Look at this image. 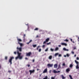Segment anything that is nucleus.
<instances>
[{
  "mask_svg": "<svg viewBox=\"0 0 79 79\" xmlns=\"http://www.w3.org/2000/svg\"><path fill=\"white\" fill-rule=\"evenodd\" d=\"M72 54H74V52L73 51L72 52Z\"/></svg>",
  "mask_w": 79,
  "mask_h": 79,
  "instance_id": "41",
  "label": "nucleus"
},
{
  "mask_svg": "<svg viewBox=\"0 0 79 79\" xmlns=\"http://www.w3.org/2000/svg\"><path fill=\"white\" fill-rule=\"evenodd\" d=\"M14 58H15L13 56L10 57V59L9 60V63H10V65L12 64V60Z\"/></svg>",
  "mask_w": 79,
  "mask_h": 79,
  "instance_id": "2",
  "label": "nucleus"
},
{
  "mask_svg": "<svg viewBox=\"0 0 79 79\" xmlns=\"http://www.w3.org/2000/svg\"><path fill=\"white\" fill-rule=\"evenodd\" d=\"M64 57H66V55H64Z\"/></svg>",
  "mask_w": 79,
  "mask_h": 79,
  "instance_id": "54",
  "label": "nucleus"
},
{
  "mask_svg": "<svg viewBox=\"0 0 79 79\" xmlns=\"http://www.w3.org/2000/svg\"><path fill=\"white\" fill-rule=\"evenodd\" d=\"M63 50H64V51H69V49H66L65 48H63Z\"/></svg>",
  "mask_w": 79,
  "mask_h": 79,
  "instance_id": "15",
  "label": "nucleus"
},
{
  "mask_svg": "<svg viewBox=\"0 0 79 79\" xmlns=\"http://www.w3.org/2000/svg\"><path fill=\"white\" fill-rule=\"evenodd\" d=\"M62 55H61V54H59V57H60V56H61Z\"/></svg>",
  "mask_w": 79,
  "mask_h": 79,
  "instance_id": "38",
  "label": "nucleus"
},
{
  "mask_svg": "<svg viewBox=\"0 0 79 79\" xmlns=\"http://www.w3.org/2000/svg\"><path fill=\"white\" fill-rule=\"evenodd\" d=\"M27 66H28V67H30V64H28V65Z\"/></svg>",
  "mask_w": 79,
  "mask_h": 79,
  "instance_id": "49",
  "label": "nucleus"
},
{
  "mask_svg": "<svg viewBox=\"0 0 79 79\" xmlns=\"http://www.w3.org/2000/svg\"><path fill=\"white\" fill-rule=\"evenodd\" d=\"M34 61H35V60L34 59H33L32 60V62H33V63H34Z\"/></svg>",
  "mask_w": 79,
  "mask_h": 79,
  "instance_id": "42",
  "label": "nucleus"
},
{
  "mask_svg": "<svg viewBox=\"0 0 79 79\" xmlns=\"http://www.w3.org/2000/svg\"><path fill=\"white\" fill-rule=\"evenodd\" d=\"M50 44H51V42H49V43H47V45H50Z\"/></svg>",
  "mask_w": 79,
  "mask_h": 79,
  "instance_id": "35",
  "label": "nucleus"
},
{
  "mask_svg": "<svg viewBox=\"0 0 79 79\" xmlns=\"http://www.w3.org/2000/svg\"><path fill=\"white\" fill-rule=\"evenodd\" d=\"M36 38H37V37H39V36L38 35H37L36 36Z\"/></svg>",
  "mask_w": 79,
  "mask_h": 79,
  "instance_id": "50",
  "label": "nucleus"
},
{
  "mask_svg": "<svg viewBox=\"0 0 79 79\" xmlns=\"http://www.w3.org/2000/svg\"><path fill=\"white\" fill-rule=\"evenodd\" d=\"M26 60H28V58H27V57L25 58Z\"/></svg>",
  "mask_w": 79,
  "mask_h": 79,
  "instance_id": "52",
  "label": "nucleus"
},
{
  "mask_svg": "<svg viewBox=\"0 0 79 79\" xmlns=\"http://www.w3.org/2000/svg\"><path fill=\"white\" fill-rule=\"evenodd\" d=\"M49 58L50 59V60H52V56H50L49 57Z\"/></svg>",
  "mask_w": 79,
  "mask_h": 79,
  "instance_id": "19",
  "label": "nucleus"
},
{
  "mask_svg": "<svg viewBox=\"0 0 79 79\" xmlns=\"http://www.w3.org/2000/svg\"><path fill=\"white\" fill-rule=\"evenodd\" d=\"M69 71H70V69L69 68L66 69V72L67 73H69Z\"/></svg>",
  "mask_w": 79,
  "mask_h": 79,
  "instance_id": "12",
  "label": "nucleus"
},
{
  "mask_svg": "<svg viewBox=\"0 0 79 79\" xmlns=\"http://www.w3.org/2000/svg\"><path fill=\"white\" fill-rule=\"evenodd\" d=\"M25 37H26V35L24 34V35H23V40H25Z\"/></svg>",
  "mask_w": 79,
  "mask_h": 79,
  "instance_id": "23",
  "label": "nucleus"
},
{
  "mask_svg": "<svg viewBox=\"0 0 79 79\" xmlns=\"http://www.w3.org/2000/svg\"><path fill=\"white\" fill-rule=\"evenodd\" d=\"M70 40H71V42H73V39H70Z\"/></svg>",
  "mask_w": 79,
  "mask_h": 79,
  "instance_id": "47",
  "label": "nucleus"
},
{
  "mask_svg": "<svg viewBox=\"0 0 79 79\" xmlns=\"http://www.w3.org/2000/svg\"><path fill=\"white\" fill-rule=\"evenodd\" d=\"M41 50H42V49H41V48L39 49V52H41Z\"/></svg>",
  "mask_w": 79,
  "mask_h": 79,
  "instance_id": "34",
  "label": "nucleus"
},
{
  "mask_svg": "<svg viewBox=\"0 0 79 79\" xmlns=\"http://www.w3.org/2000/svg\"><path fill=\"white\" fill-rule=\"evenodd\" d=\"M8 73H11V71H10V70H9L8 71Z\"/></svg>",
  "mask_w": 79,
  "mask_h": 79,
  "instance_id": "45",
  "label": "nucleus"
},
{
  "mask_svg": "<svg viewBox=\"0 0 79 79\" xmlns=\"http://www.w3.org/2000/svg\"><path fill=\"white\" fill-rule=\"evenodd\" d=\"M59 50V48L58 47H56L55 48L54 51H58Z\"/></svg>",
  "mask_w": 79,
  "mask_h": 79,
  "instance_id": "10",
  "label": "nucleus"
},
{
  "mask_svg": "<svg viewBox=\"0 0 79 79\" xmlns=\"http://www.w3.org/2000/svg\"><path fill=\"white\" fill-rule=\"evenodd\" d=\"M52 73V70H51L49 71V73Z\"/></svg>",
  "mask_w": 79,
  "mask_h": 79,
  "instance_id": "46",
  "label": "nucleus"
},
{
  "mask_svg": "<svg viewBox=\"0 0 79 79\" xmlns=\"http://www.w3.org/2000/svg\"><path fill=\"white\" fill-rule=\"evenodd\" d=\"M58 55H59V53H56L55 55V56H58Z\"/></svg>",
  "mask_w": 79,
  "mask_h": 79,
  "instance_id": "20",
  "label": "nucleus"
},
{
  "mask_svg": "<svg viewBox=\"0 0 79 79\" xmlns=\"http://www.w3.org/2000/svg\"><path fill=\"white\" fill-rule=\"evenodd\" d=\"M72 42H73V43H74V41H73Z\"/></svg>",
  "mask_w": 79,
  "mask_h": 79,
  "instance_id": "57",
  "label": "nucleus"
},
{
  "mask_svg": "<svg viewBox=\"0 0 79 79\" xmlns=\"http://www.w3.org/2000/svg\"><path fill=\"white\" fill-rule=\"evenodd\" d=\"M76 54H75L74 55V57H76Z\"/></svg>",
  "mask_w": 79,
  "mask_h": 79,
  "instance_id": "55",
  "label": "nucleus"
},
{
  "mask_svg": "<svg viewBox=\"0 0 79 79\" xmlns=\"http://www.w3.org/2000/svg\"><path fill=\"white\" fill-rule=\"evenodd\" d=\"M60 73V71H58L57 72V73Z\"/></svg>",
  "mask_w": 79,
  "mask_h": 79,
  "instance_id": "44",
  "label": "nucleus"
},
{
  "mask_svg": "<svg viewBox=\"0 0 79 79\" xmlns=\"http://www.w3.org/2000/svg\"><path fill=\"white\" fill-rule=\"evenodd\" d=\"M32 40H30L29 42V43H31V42H32Z\"/></svg>",
  "mask_w": 79,
  "mask_h": 79,
  "instance_id": "37",
  "label": "nucleus"
},
{
  "mask_svg": "<svg viewBox=\"0 0 79 79\" xmlns=\"http://www.w3.org/2000/svg\"><path fill=\"white\" fill-rule=\"evenodd\" d=\"M40 46H38L37 48H36V50H39V48H40Z\"/></svg>",
  "mask_w": 79,
  "mask_h": 79,
  "instance_id": "22",
  "label": "nucleus"
},
{
  "mask_svg": "<svg viewBox=\"0 0 79 79\" xmlns=\"http://www.w3.org/2000/svg\"><path fill=\"white\" fill-rule=\"evenodd\" d=\"M45 45H43V46H42V47L43 48H44V47H45Z\"/></svg>",
  "mask_w": 79,
  "mask_h": 79,
  "instance_id": "43",
  "label": "nucleus"
},
{
  "mask_svg": "<svg viewBox=\"0 0 79 79\" xmlns=\"http://www.w3.org/2000/svg\"><path fill=\"white\" fill-rule=\"evenodd\" d=\"M53 64H47L48 66V68H50L51 67H52Z\"/></svg>",
  "mask_w": 79,
  "mask_h": 79,
  "instance_id": "6",
  "label": "nucleus"
},
{
  "mask_svg": "<svg viewBox=\"0 0 79 79\" xmlns=\"http://www.w3.org/2000/svg\"><path fill=\"white\" fill-rule=\"evenodd\" d=\"M69 66H70V68H71L73 67V65L72 64H70Z\"/></svg>",
  "mask_w": 79,
  "mask_h": 79,
  "instance_id": "30",
  "label": "nucleus"
},
{
  "mask_svg": "<svg viewBox=\"0 0 79 79\" xmlns=\"http://www.w3.org/2000/svg\"><path fill=\"white\" fill-rule=\"evenodd\" d=\"M18 44L20 45V47H23V44L22 43H21L19 42Z\"/></svg>",
  "mask_w": 79,
  "mask_h": 79,
  "instance_id": "13",
  "label": "nucleus"
},
{
  "mask_svg": "<svg viewBox=\"0 0 79 79\" xmlns=\"http://www.w3.org/2000/svg\"><path fill=\"white\" fill-rule=\"evenodd\" d=\"M38 30H39V28H36L34 29V31H38Z\"/></svg>",
  "mask_w": 79,
  "mask_h": 79,
  "instance_id": "25",
  "label": "nucleus"
},
{
  "mask_svg": "<svg viewBox=\"0 0 79 79\" xmlns=\"http://www.w3.org/2000/svg\"><path fill=\"white\" fill-rule=\"evenodd\" d=\"M69 77L70 78V79H73V78L72 77V76H71V75H69Z\"/></svg>",
  "mask_w": 79,
  "mask_h": 79,
  "instance_id": "26",
  "label": "nucleus"
},
{
  "mask_svg": "<svg viewBox=\"0 0 79 79\" xmlns=\"http://www.w3.org/2000/svg\"><path fill=\"white\" fill-rule=\"evenodd\" d=\"M39 69H37V71H39Z\"/></svg>",
  "mask_w": 79,
  "mask_h": 79,
  "instance_id": "56",
  "label": "nucleus"
},
{
  "mask_svg": "<svg viewBox=\"0 0 79 79\" xmlns=\"http://www.w3.org/2000/svg\"><path fill=\"white\" fill-rule=\"evenodd\" d=\"M8 79H11V78H9Z\"/></svg>",
  "mask_w": 79,
  "mask_h": 79,
  "instance_id": "60",
  "label": "nucleus"
},
{
  "mask_svg": "<svg viewBox=\"0 0 79 79\" xmlns=\"http://www.w3.org/2000/svg\"><path fill=\"white\" fill-rule=\"evenodd\" d=\"M61 45H58V47H61Z\"/></svg>",
  "mask_w": 79,
  "mask_h": 79,
  "instance_id": "48",
  "label": "nucleus"
},
{
  "mask_svg": "<svg viewBox=\"0 0 79 79\" xmlns=\"http://www.w3.org/2000/svg\"><path fill=\"white\" fill-rule=\"evenodd\" d=\"M60 68H61V65L60 64H59L58 65V68L57 69H60Z\"/></svg>",
  "mask_w": 79,
  "mask_h": 79,
  "instance_id": "17",
  "label": "nucleus"
},
{
  "mask_svg": "<svg viewBox=\"0 0 79 79\" xmlns=\"http://www.w3.org/2000/svg\"><path fill=\"white\" fill-rule=\"evenodd\" d=\"M76 59H77V60H79V57H77Z\"/></svg>",
  "mask_w": 79,
  "mask_h": 79,
  "instance_id": "36",
  "label": "nucleus"
},
{
  "mask_svg": "<svg viewBox=\"0 0 79 79\" xmlns=\"http://www.w3.org/2000/svg\"><path fill=\"white\" fill-rule=\"evenodd\" d=\"M30 43H29V42H28V43H27V44H29Z\"/></svg>",
  "mask_w": 79,
  "mask_h": 79,
  "instance_id": "51",
  "label": "nucleus"
},
{
  "mask_svg": "<svg viewBox=\"0 0 79 79\" xmlns=\"http://www.w3.org/2000/svg\"><path fill=\"white\" fill-rule=\"evenodd\" d=\"M62 65H63V66H66V64H65V63H63L62 64Z\"/></svg>",
  "mask_w": 79,
  "mask_h": 79,
  "instance_id": "28",
  "label": "nucleus"
},
{
  "mask_svg": "<svg viewBox=\"0 0 79 79\" xmlns=\"http://www.w3.org/2000/svg\"><path fill=\"white\" fill-rule=\"evenodd\" d=\"M77 40L78 42H79V37H78Z\"/></svg>",
  "mask_w": 79,
  "mask_h": 79,
  "instance_id": "40",
  "label": "nucleus"
},
{
  "mask_svg": "<svg viewBox=\"0 0 79 79\" xmlns=\"http://www.w3.org/2000/svg\"><path fill=\"white\" fill-rule=\"evenodd\" d=\"M17 40L19 42H22V40L21 39H20L18 38V37H17Z\"/></svg>",
  "mask_w": 79,
  "mask_h": 79,
  "instance_id": "7",
  "label": "nucleus"
},
{
  "mask_svg": "<svg viewBox=\"0 0 79 79\" xmlns=\"http://www.w3.org/2000/svg\"><path fill=\"white\" fill-rule=\"evenodd\" d=\"M33 47H34V48H35V47H37V45L36 44L33 45Z\"/></svg>",
  "mask_w": 79,
  "mask_h": 79,
  "instance_id": "21",
  "label": "nucleus"
},
{
  "mask_svg": "<svg viewBox=\"0 0 79 79\" xmlns=\"http://www.w3.org/2000/svg\"><path fill=\"white\" fill-rule=\"evenodd\" d=\"M61 45H65V46H67V44L64 43H61Z\"/></svg>",
  "mask_w": 79,
  "mask_h": 79,
  "instance_id": "9",
  "label": "nucleus"
},
{
  "mask_svg": "<svg viewBox=\"0 0 79 79\" xmlns=\"http://www.w3.org/2000/svg\"><path fill=\"white\" fill-rule=\"evenodd\" d=\"M61 77L62 78V79H66V77H64V75H61Z\"/></svg>",
  "mask_w": 79,
  "mask_h": 79,
  "instance_id": "14",
  "label": "nucleus"
},
{
  "mask_svg": "<svg viewBox=\"0 0 79 79\" xmlns=\"http://www.w3.org/2000/svg\"><path fill=\"white\" fill-rule=\"evenodd\" d=\"M29 72L30 73V75H31L32 73H35V70L33 69V70H30Z\"/></svg>",
  "mask_w": 79,
  "mask_h": 79,
  "instance_id": "4",
  "label": "nucleus"
},
{
  "mask_svg": "<svg viewBox=\"0 0 79 79\" xmlns=\"http://www.w3.org/2000/svg\"><path fill=\"white\" fill-rule=\"evenodd\" d=\"M16 52H14V54H15V55H16Z\"/></svg>",
  "mask_w": 79,
  "mask_h": 79,
  "instance_id": "39",
  "label": "nucleus"
},
{
  "mask_svg": "<svg viewBox=\"0 0 79 79\" xmlns=\"http://www.w3.org/2000/svg\"><path fill=\"white\" fill-rule=\"evenodd\" d=\"M32 54L31 52H29L28 53H26V56H31V55Z\"/></svg>",
  "mask_w": 79,
  "mask_h": 79,
  "instance_id": "3",
  "label": "nucleus"
},
{
  "mask_svg": "<svg viewBox=\"0 0 79 79\" xmlns=\"http://www.w3.org/2000/svg\"><path fill=\"white\" fill-rule=\"evenodd\" d=\"M64 41H65L66 42H69V40H68V39H66L65 40H64Z\"/></svg>",
  "mask_w": 79,
  "mask_h": 79,
  "instance_id": "32",
  "label": "nucleus"
},
{
  "mask_svg": "<svg viewBox=\"0 0 79 79\" xmlns=\"http://www.w3.org/2000/svg\"><path fill=\"white\" fill-rule=\"evenodd\" d=\"M5 60H7V59H8V57L7 56H6L5 57Z\"/></svg>",
  "mask_w": 79,
  "mask_h": 79,
  "instance_id": "29",
  "label": "nucleus"
},
{
  "mask_svg": "<svg viewBox=\"0 0 79 79\" xmlns=\"http://www.w3.org/2000/svg\"><path fill=\"white\" fill-rule=\"evenodd\" d=\"M26 73H28V72H26Z\"/></svg>",
  "mask_w": 79,
  "mask_h": 79,
  "instance_id": "59",
  "label": "nucleus"
},
{
  "mask_svg": "<svg viewBox=\"0 0 79 79\" xmlns=\"http://www.w3.org/2000/svg\"><path fill=\"white\" fill-rule=\"evenodd\" d=\"M77 69H79V64H77L76 66Z\"/></svg>",
  "mask_w": 79,
  "mask_h": 79,
  "instance_id": "18",
  "label": "nucleus"
},
{
  "mask_svg": "<svg viewBox=\"0 0 79 79\" xmlns=\"http://www.w3.org/2000/svg\"><path fill=\"white\" fill-rule=\"evenodd\" d=\"M66 56H67V57H69V54L67 53L66 54Z\"/></svg>",
  "mask_w": 79,
  "mask_h": 79,
  "instance_id": "31",
  "label": "nucleus"
},
{
  "mask_svg": "<svg viewBox=\"0 0 79 79\" xmlns=\"http://www.w3.org/2000/svg\"><path fill=\"white\" fill-rule=\"evenodd\" d=\"M53 73H57V71H56L55 70H53Z\"/></svg>",
  "mask_w": 79,
  "mask_h": 79,
  "instance_id": "24",
  "label": "nucleus"
},
{
  "mask_svg": "<svg viewBox=\"0 0 79 79\" xmlns=\"http://www.w3.org/2000/svg\"><path fill=\"white\" fill-rule=\"evenodd\" d=\"M50 40V38H47V39H46L45 41H44L43 43V44H46V42H48V41Z\"/></svg>",
  "mask_w": 79,
  "mask_h": 79,
  "instance_id": "5",
  "label": "nucleus"
},
{
  "mask_svg": "<svg viewBox=\"0 0 79 79\" xmlns=\"http://www.w3.org/2000/svg\"><path fill=\"white\" fill-rule=\"evenodd\" d=\"M57 67H58V65L57 64H56L54 65V68H57Z\"/></svg>",
  "mask_w": 79,
  "mask_h": 79,
  "instance_id": "11",
  "label": "nucleus"
},
{
  "mask_svg": "<svg viewBox=\"0 0 79 79\" xmlns=\"http://www.w3.org/2000/svg\"><path fill=\"white\" fill-rule=\"evenodd\" d=\"M17 53L18 54V56H17L16 57H15V59L16 60H17V59H19V60H21L23 59V56H21V53H20L19 52H19H22V48L20 47L19 48V47H17Z\"/></svg>",
  "mask_w": 79,
  "mask_h": 79,
  "instance_id": "1",
  "label": "nucleus"
},
{
  "mask_svg": "<svg viewBox=\"0 0 79 79\" xmlns=\"http://www.w3.org/2000/svg\"><path fill=\"white\" fill-rule=\"evenodd\" d=\"M76 49V47L74 48V50H75V49Z\"/></svg>",
  "mask_w": 79,
  "mask_h": 79,
  "instance_id": "53",
  "label": "nucleus"
},
{
  "mask_svg": "<svg viewBox=\"0 0 79 79\" xmlns=\"http://www.w3.org/2000/svg\"><path fill=\"white\" fill-rule=\"evenodd\" d=\"M26 25H27V26H28V24H26Z\"/></svg>",
  "mask_w": 79,
  "mask_h": 79,
  "instance_id": "58",
  "label": "nucleus"
},
{
  "mask_svg": "<svg viewBox=\"0 0 79 79\" xmlns=\"http://www.w3.org/2000/svg\"><path fill=\"white\" fill-rule=\"evenodd\" d=\"M75 63H76V64H79V62H78V61H77V60H75Z\"/></svg>",
  "mask_w": 79,
  "mask_h": 79,
  "instance_id": "16",
  "label": "nucleus"
},
{
  "mask_svg": "<svg viewBox=\"0 0 79 79\" xmlns=\"http://www.w3.org/2000/svg\"><path fill=\"white\" fill-rule=\"evenodd\" d=\"M47 72V69L46 68L44 70L43 72V73H45Z\"/></svg>",
  "mask_w": 79,
  "mask_h": 79,
  "instance_id": "8",
  "label": "nucleus"
},
{
  "mask_svg": "<svg viewBox=\"0 0 79 79\" xmlns=\"http://www.w3.org/2000/svg\"><path fill=\"white\" fill-rule=\"evenodd\" d=\"M50 50L51 51H52V52H53V50H54L52 48H51L50 49Z\"/></svg>",
  "mask_w": 79,
  "mask_h": 79,
  "instance_id": "33",
  "label": "nucleus"
},
{
  "mask_svg": "<svg viewBox=\"0 0 79 79\" xmlns=\"http://www.w3.org/2000/svg\"><path fill=\"white\" fill-rule=\"evenodd\" d=\"M48 48H47L45 50V52H48Z\"/></svg>",
  "mask_w": 79,
  "mask_h": 79,
  "instance_id": "27",
  "label": "nucleus"
}]
</instances>
